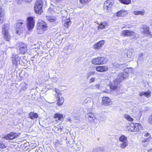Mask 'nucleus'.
I'll use <instances>...</instances> for the list:
<instances>
[{"mask_svg": "<svg viewBox=\"0 0 152 152\" xmlns=\"http://www.w3.org/2000/svg\"><path fill=\"white\" fill-rule=\"evenodd\" d=\"M16 1L18 4H20L23 1L28 2H30L31 0H16Z\"/></svg>", "mask_w": 152, "mask_h": 152, "instance_id": "ea45409f", "label": "nucleus"}, {"mask_svg": "<svg viewBox=\"0 0 152 152\" xmlns=\"http://www.w3.org/2000/svg\"><path fill=\"white\" fill-rule=\"evenodd\" d=\"M43 2L42 0H37L35 3L34 9L36 13L41 14L43 12L42 7Z\"/></svg>", "mask_w": 152, "mask_h": 152, "instance_id": "7ed1b4c3", "label": "nucleus"}, {"mask_svg": "<svg viewBox=\"0 0 152 152\" xmlns=\"http://www.w3.org/2000/svg\"><path fill=\"white\" fill-rule=\"evenodd\" d=\"M20 133L10 132V140L17 138L19 137Z\"/></svg>", "mask_w": 152, "mask_h": 152, "instance_id": "f3484780", "label": "nucleus"}, {"mask_svg": "<svg viewBox=\"0 0 152 152\" xmlns=\"http://www.w3.org/2000/svg\"><path fill=\"white\" fill-rule=\"evenodd\" d=\"M56 2H58L60 1H62L63 0H55Z\"/></svg>", "mask_w": 152, "mask_h": 152, "instance_id": "bf43d9fd", "label": "nucleus"}, {"mask_svg": "<svg viewBox=\"0 0 152 152\" xmlns=\"http://www.w3.org/2000/svg\"><path fill=\"white\" fill-rule=\"evenodd\" d=\"M63 117V115L59 113H56L54 116L55 118H58V120H61Z\"/></svg>", "mask_w": 152, "mask_h": 152, "instance_id": "7c9ffc66", "label": "nucleus"}, {"mask_svg": "<svg viewBox=\"0 0 152 152\" xmlns=\"http://www.w3.org/2000/svg\"><path fill=\"white\" fill-rule=\"evenodd\" d=\"M104 57H100L94 59L92 61V64H94L100 65L105 64L106 61Z\"/></svg>", "mask_w": 152, "mask_h": 152, "instance_id": "423d86ee", "label": "nucleus"}, {"mask_svg": "<svg viewBox=\"0 0 152 152\" xmlns=\"http://www.w3.org/2000/svg\"><path fill=\"white\" fill-rule=\"evenodd\" d=\"M31 60L33 61V60L32 59H31Z\"/></svg>", "mask_w": 152, "mask_h": 152, "instance_id": "774afa93", "label": "nucleus"}, {"mask_svg": "<svg viewBox=\"0 0 152 152\" xmlns=\"http://www.w3.org/2000/svg\"><path fill=\"white\" fill-rule=\"evenodd\" d=\"M9 137H10V134H8L7 135L5 136L4 137V139H5L6 140H8L9 139Z\"/></svg>", "mask_w": 152, "mask_h": 152, "instance_id": "8fccbe9b", "label": "nucleus"}, {"mask_svg": "<svg viewBox=\"0 0 152 152\" xmlns=\"http://www.w3.org/2000/svg\"><path fill=\"white\" fill-rule=\"evenodd\" d=\"M89 99H90L89 98H87L86 100V101H87L88 100H89Z\"/></svg>", "mask_w": 152, "mask_h": 152, "instance_id": "680f3d73", "label": "nucleus"}, {"mask_svg": "<svg viewBox=\"0 0 152 152\" xmlns=\"http://www.w3.org/2000/svg\"><path fill=\"white\" fill-rule=\"evenodd\" d=\"M10 25L9 24H4L2 29V33L5 40L9 41Z\"/></svg>", "mask_w": 152, "mask_h": 152, "instance_id": "f03ea898", "label": "nucleus"}, {"mask_svg": "<svg viewBox=\"0 0 152 152\" xmlns=\"http://www.w3.org/2000/svg\"><path fill=\"white\" fill-rule=\"evenodd\" d=\"M55 91L56 92L57 94H58V95H61V91L59 90V89H58L56 88H55Z\"/></svg>", "mask_w": 152, "mask_h": 152, "instance_id": "37998d69", "label": "nucleus"}, {"mask_svg": "<svg viewBox=\"0 0 152 152\" xmlns=\"http://www.w3.org/2000/svg\"><path fill=\"white\" fill-rule=\"evenodd\" d=\"M112 7V4L110 0H107L104 4V9L106 12H108L110 10V8Z\"/></svg>", "mask_w": 152, "mask_h": 152, "instance_id": "1a4fd4ad", "label": "nucleus"}, {"mask_svg": "<svg viewBox=\"0 0 152 152\" xmlns=\"http://www.w3.org/2000/svg\"><path fill=\"white\" fill-rule=\"evenodd\" d=\"M142 32L143 34L145 35V36H147L150 34L149 27L146 26H144Z\"/></svg>", "mask_w": 152, "mask_h": 152, "instance_id": "dca6fc26", "label": "nucleus"}, {"mask_svg": "<svg viewBox=\"0 0 152 152\" xmlns=\"http://www.w3.org/2000/svg\"><path fill=\"white\" fill-rule=\"evenodd\" d=\"M95 86V89H99L100 85L99 84H98Z\"/></svg>", "mask_w": 152, "mask_h": 152, "instance_id": "603ef678", "label": "nucleus"}, {"mask_svg": "<svg viewBox=\"0 0 152 152\" xmlns=\"http://www.w3.org/2000/svg\"><path fill=\"white\" fill-rule=\"evenodd\" d=\"M119 140L122 142H128L127 137L124 135H122L120 137Z\"/></svg>", "mask_w": 152, "mask_h": 152, "instance_id": "393cba45", "label": "nucleus"}, {"mask_svg": "<svg viewBox=\"0 0 152 152\" xmlns=\"http://www.w3.org/2000/svg\"><path fill=\"white\" fill-rule=\"evenodd\" d=\"M151 136H149L148 138H144L142 140V142H149L151 140Z\"/></svg>", "mask_w": 152, "mask_h": 152, "instance_id": "4c0bfd02", "label": "nucleus"}, {"mask_svg": "<svg viewBox=\"0 0 152 152\" xmlns=\"http://www.w3.org/2000/svg\"><path fill=\"white\" fill-rule=\"evenodd\" d=\"M59 95H55V97L56 98H60L58 96Z\"/></svg>", "mask_w": 152, "mask_h": 152, "instance_id": "13d9d810", "label": "nucleus"}, {"mask_svg": "<svg viewBox=\"0 0 152 152\" xmlns=\"http://www.w3.org/2000/svg\"><path fill=\"white\" fill-rule=\"evenodd\" d=\"M148 152H152V148L149 150L148 151Z\"/></svg>", "mask_w": 152, "mask_h": 152, "instance_id": "4d7b16f0", "label": "nucleus"}, {"mask_svg": "<svg viewBox=\"0 0 152 152\" xmlns=\"http://www.w3.org/2000/svg\"><path fill=\"white\" fill-rule=\"evenodd\" d=\"M58 80V79L57 77H53L52 79V81L53 82L56 83L57 81Z\"/></svg>", "mask_w": 152, "mask_h": 152, "instance_id": "a18cd8bd", "label": "nucleus"}, {"mask_svg": "<svg viewBox=\"0 0 152 152\" xmlns=\"http://www.w3.org/2000/svg\"><path fill=\"white\" fill-rule=\"evenodd\" d=\"M95 73V72L91 71L87 74V79L89 78L90 76L91 75H94Z\"/></svg>", "mask_w": 152, "mask_h": 152, "instance_id": "c9c22d12", "label": "nucleus"}, {"mask_svg": "<svg viewBox=\"0 0 152 152\" xmlns=\"http://www.w3.org/2000/svg\"><path fill=\"white\" fill-rule=\"evenodd\" d=\"M150 134L149 133H146L145 134L144 136L146 137H148L150 136Z\"/></svg>", "mask_w": 152, "mask_h": 152, "instance_id": "864d4df0", "label": "nucleus"}, {"mask_svg": "<svg viewBox=\"0 0 152 152\" xmlns=\"http://www.w3.org/2000/svg\"><path fill=\"white\" fill-rule=\"evenodd\" d=\"M37 26L44 28V29L47 28V25L46 23L41 20H38L37 23Z\"/></svg>", "mask_w": 152, "mask_h": 152, "instance_id": "f8f14e48", "label": "nucleus"}, {"mask_svg": "<svg viewBox=\"0 0 152 152\" xmlns=\"http://www.w3.org/2000/svg\"><path fill=\"white\" fill-rule=\"evenodd\" d=\"M90 88L93 89H95V86H90Z\"/></svg>", "mask_w": 152, "mask_h": 152, "instance_id": "5fc2aeb1", "label": "nucleus"}, {"mask_svg": "<svg viewBox=\"0 0 152 152\" xmlns=\"http://www.w3.org/2000/svg\"><path fill=\"white\" fill-rule=\"evenodd\" d=\"M64 101V99L63 98H60L58 100V101L57 103V104L59 106H61L63 104Z\"/></svg>", "mask_w": 152, "mask_h": 152, "instance_id": "c85d7f7f", "label": "nucleus"}, {"mask_svg": "<svg viewBox=\"0 0 152 152\" xmlns=\"http://www.w3.org/2000/svg\"><path fill=\"white\" fill-rule=\"evenodd\" d=\"M104 41L101 40L95 44L94 45V48L95 49H99L101 48L104 44Z\"/></svg>", "mask_w": 152, "mask_h": 152, "instance_id": "4468645a", "label": "nucleus"}, {"mask_svg": "<svg viewBox=\"0 0 152 152\" xmlns=\"http://www.w3.org/2000/svg\"><path fill=\"white\" fill-rule=\"evenodd\" d=\"M5 146L3 144L0 143V148H5Z\"/></svg>", "mask_w": 152, "mask_h": 152, "instance_id": "3c124183", "label": "nucleus"}, {"mask_svg": "<svg viewBox=\"0 0 152 152\" xmlns=\"http://www.w3.org/2000/svg\"><path fill=\"white\" fill-rule=\"evenodd\" d=\"M62 9L59 6H56L54 9V11L57 13H60Z\"/></svg>", "mask_w": 152, "mask_h": 152, "instance_id": "cd10ccee", "label": "nucleus"}, {"mask_svg": "<svg viewBox=\"0 0 152 152\" xmlns=\"http://www.w3.org/2000/svg\"><path fill=\"white\" fill-rule=\"evenodd\" d=\"M71 22L70 21L69 18H68L65 20L64 23V27L68 28L71 24Z\"/></svg>", "mask_w": 152, "mask_h": 152, "instance_id": "5701e85b", "label": "nucleus"}, {"mask_svg": "<svg viewBox=\"0 0 152 152\" xmlns=\"http://www.w3.org/2000/svg\"><path fill=\"white\" fill-rule=\"evenodd\" d=\"M151 92L150 91H147L145 92L143 91L141 92L139 95L140 96H144L148 98L151 96Z\"/></svg>", "mask_w": 152, "mask_h": 152, "instance_id": "a211bd4d", "label": "nucleus"}, {"mask_svg": "<svg viewBox=\"0 0 152 152\" xmlns=\"http://www.w3.org/2000/svg\"><path fill=\"white\" fill-rule=\"evenodd\" d=\"M127 56L129 58H131L132 56V53L130 52H128L127 53Z\"/></svg>", "mask_w": 152, "mask_h": 152, "instance_id": "de8ad7c7", "label": "nucleus"}, {"mask_svg": "<svg viewBox=\"0 0 152 152\" xmlns=\"http://www.w3.org/2000/svg\"><path fill=\"white\" fill-rule=\"evenodd\" d=\"M58 131H62V128L60 127L59 128H58Z\"/></svg>", "mask_w": 152, "mask_h": 152, "instance_id": "6e6d98bb", "label": "nucleus"}, {"mask_svg": "<svg viewBox=\"0 0 152 152\" xmlns=\"http://www.w3.org/2000/svg\"><path fill=\"white\" fill-rule=\"evenodd\" d=\"M127 129L129 131L135 132L134 124L132 123L127 127Z\"/></svg>", "mask_w": 152, "mask_h": 152, "instance_id": "412c9836", "label": "nucleus"}, {"mask_svg": "<svg viewBox=\"0 0 152 152\" xmlns=\"http://www.w3.org/2000/svg\"><path fill=\"white\" fill-rule=\"evenodd\" d=\"M21 59L20 57L17 54H13L12 57V64H13L12 67L13 70H15V68L17 65L18 64V62Z\"/></svg>", "mask_w": 152, "mask_h": 152, "instance_id": "6e6552de", "label": "nucleus"}, {"mask_svg": "<svg viewBox=\"0 0 152 152\" xmlns=\"http://www.w3.org/2000/svg\"><path fill=\"white\" fill-rule=\"evenodd\" d=\"M60 13L61 15V17L64 18L66 17L67 14V12L66 11L62 10Z\"/></svg>", "mask_w": 152, "mask_h": 152, "instance_id": "473e14b6", "label": "nucleus"}, {"mask_svg": "<svg viewBox=\"0 0 152 152\" xmlns=\"http://www.w3.org/2000/svg\"><path fill=\"white\" fill-rule=\"evenodd\" d=\"M94 114L92 113H89L87 114L86 116H87L89 118H91V119H89V120L91 122H93L94 123H96V121H95V120L96 119V118L94 117Z\"/></svg>", "mask_w": 152, "mask_h": 152, "instance_id": "2eb2a0df", "label": "nucleus"}, {"mask_svg": "<svg viewBox=\"0 0 152 152\" xmlns=\"http://www.w3.org/2000/svg\"><path fill=\"white\" fill-rule=\"evenodd\" d=\"M148 122L152 124V114L150 116L149 118Z\"/></svg>", "mask_w": 152, "mask_h": 152, "instance_id": "49530a36", "label": "nucleus"}, {"mask_svg": "<svg viewBox=\"0 0 152 152\" xmlns=\"http://www.w3.org/2000/svg\"><path fill=\"white\" fill-rule=\"evenodd\" d=\"M142 126L140 124L138 123L134 124L135 131L139 132L142 129Z\"/></svg>", "mask_w": 152, "mask_h": 152, "instance_id": "4be33fe9", "label": "nucleus"}, {"mask_svg": "<svg viewBox=\"0 0 152 152\" xmlns=\"http://www.w3.org/2000/svg\"><path fill=\"white\" fill-rule=\"evenodd\" d=\"M128 145V142H122L120 144V146L121 148L124 149Z\"/></svg>", "mask_w": 152, "mask_h": 152, "instance_id": "2f4dec72", "label": "nucleus"}, {"mask_svg": "<svg viewBox=\"0 0 152 152\" xmlns=\"http://www.w3.org/2000/svg\"><path fill=\"white\" fill-rule=\"evenodd\" d=\"M126 11L121 10L118 12L117 13V16L118 17H122L126 15L127 14Z\"/></svg>", "mask_w": 152, "mask_h": 152, "instance_id": "6ab92c4d", "label": "nucleus"}, {"mask_svg": "<svg viewBox=\"0 0 152 152\" xmlns=\"http://www.w3.org/2000/svg\"><path fill=\"white\" fill-rule=\"evenodd\" d=\"M11 147L12 146V145H11Z\"/></svg>", "mask_w": 152, "mask_h": 152, "instance_id": "0e129e2a", "label": "nucleus"}, {"mask_svg": "<svg viewBox=\"0 0 152 152\" xmlns=\"http://www.w3.org/2000/svg\"><path fill=\"white\" fill-rule=\"evenodd\" d=\"M29 118L31 119L37 118L38 117V115L36 113H34L33 112H31L29 114Z\"/></svg>", "mask_w": 152, "mask_h": 152, "instance_id": "a878e982", "label": "nucleus"}, {"mask_svg": "<svg viewBox=\"0 0 152 152\" xmlns=\"http://www.w3.org/2000/svg\"><path fill=\"white\" fill-rule=\"evenodd\" d=\"M46 19L50 22H55L56 20V18L54 16H46Z\"/></svg>", "mask_w": 152, "mask_h": 152, "instance_id": "bb28decb", "label": "nucleus"}, {"mask_svg": "<svg viewBox=\"0 0 152 152\" xmlns=\"http://www.w3.org/2000/svg\"><path fill=\"white\" fill-rule=\"evenodd\" d=\"M137 64H138V62H137Z\"/></svg>", "mask_w": 152, "mask_h": 152, "instance_id": "338daca9", "label": "nucleus"}, {"mask_svg": "<svg viewBox=\"0 0 152 152\" xmlns=\"http://www.w3.org/2000/svg\"><path fill=\"white\" fill-rule=\"evenodd\" d=\"M124 116L125 118L129 121H132L133 120V119L132 118L127 115H125Z\"/></svg>", "mask_w": 152, "mask_h": 152, "instance_id": "e433bc0d", "label": "nucleus"}, {"mask_svg": "<svg viewBox=\"0 0 152 152\" xmlns=\"http://www.w3.org/2000/svg\"><path fill=\"white\" fill-rule=\"evenodd\" d=\"M145 11L143 10V11H135L134 12V14L135 15H144L145 13Z\"/></svg>", "mask_w": 152, "mask_h": 152, "instance_id": "c756f323", "label": "nucleus"}, {"mask_svg": "<svg viewBox=\"0 0 152 152\" xmlns=\"http://www.w3.org/2000/svg\"><path fill=\"white\" fill-rule=\"evenodd\" d=\"M44 28H42L41 27H39V26H37V33L39 34H41L43 33L44 31L47 30V28H45V29H44Z\"/></svg>", "mask_w": 152, "mask_h": 152, "instance_id": "aec40b11", "label": "nucleus"}, {"mask_svg": "<svg viewBox=\"0 0 152 152\" xmlns=\"http://www.w3.org/2000/svg\"><path fill=\"white\" fill-rule=\"evenodd\" d=\"M36 55L35 56H33L32 57H31V58H34L36 57Z\"/></svg>", "mask_w": 152, "mask_h": 152, "instance_id": "052dcab7", "label": "nucleus"}, {"mask_svg": "<svg viewBox=\"0 0 152 152\" xmlns=\"http://www.w3.org/2000/svg\"><path fill=\"white\" fill-rule=\"evenodd\" d=\"M133 71V69L132 68H127L124 69L123 72L119 73L118 78L110 84V87L111 89L114 91L116 89L118 83L122 80L128 77L129 76L128 74L132 73Z\"/></svg>", "mask_w": 152, "mask_h": 152, "instance_id": "f257e3e1", "label": "nucleus"}, {"mask_svg": "<svg viewBox=\"0 0 152 152\" xmlns=\"http://www.w3.org/2000/svg\"><path fill=\"white\" fill-rule=\"evenodd\" d=\"M102 104L104 106H107L111 104L110 99L107 97H104L102 98Z\"/></svg>", "mask_w": 152, "mask_h": 152, "instance_id": "9b49d317", "label": "nucleus"}, {"mask_svg": "<svg viewBox=\"0 0 152 152\" xmlns=\"http://www.w3.org/2000/svg\"><path fill=\"white\" fill-rule=\"evenodd\" d=\"M17 47L19 49V52L20 53L24 54L27 51L26 45L22 42H18L17 44Z\"/></svg>", "mask_w": 152, "mask_h": 152, "instance_id": "20e7f679", "label": "nucleus"}, {"mask_svg": "<svg viewBox=\"0 0 152 152\" xmlns=\"http://www.w3.org/2000/svg\"><path fill=\"white\" fill-rule=\"evenodd\" d=\"M35 22L33 17H28L27 18V26L28 30L30 31L32 29L34 26Z\"/></svg>", "mask_w": 152, "mask_h": 152, "instance_id": "0eeeda50", "label": "nucleus"}, {"mask_svg": "<svg viewBox=\"0 0 152 152\" xmlns=\"http://www.w3.org/2000/svg\"><path fill=\"white\" fill-rule=\"evenodd\" d=\"M67 119L69 121H71V119H70V118H68V119Z\"/></svg>", "mask_w": 152, "mask_h": 152, "instance_id": "e2e57ef3", "label": "nucleus"}, {"mask_svg": "<svg viewBox=\"0 0 152 152\" xmlns=\"http://www.w3.org/2000/svg\"><path fill=\"white\" fill-rule=\"evenodd\" d=\"M121 34L123 36H130L135 35V33L133 31L125 30L123 31Z\"/></svg>", "mask_w": 152, "mask_h": 152, "instance_id": "9d476101", "label": "nucleus"}, {"mask_svg": "<svg viewBox=\"0 0 152 152\" xmlns=\"http://www.w3.org/2000/svg\"><path fill=\"white\" fill-rule=\"evenodd\" d=\"M96 70L98 72H104L108 70V67L106 66H99L96 68Z\"/></svg>", "mask_w": 152, "mask_h": 152, "instance_id": "ddd939ff", "label": "nucleus"}, {"mask_svg": "<svg viewBox=\"0 0 152 152\" xmlns=\"http://www.w3.org/2000/svg\"><path fill=\"white\" fill-rule=\"evenodd\" d=\"M137 64H138V62H137Z\"/></svg>", "mask_w": 152, "mask_h": 152, "instance_id": "69168bd1", "label": "nucleus"}, {"mask_svg": "<svg viewBox=\"0 0 152 152\" xmlns=\"http://www.w3.org/2000/svg\"><path fill=\"white\" fill-rule=\"evenodd\" d=\"M122 3L125 4H128L131 2V0H119Z\"/></svg>", "mask_w": 152, "mask_h": 152, "instance_id": "72a5a7b5", "label": "nucleus"}, {"mask_svg": "<svg viewBox=\"0 0 152 152\" xmlns=\"http://www.w3.org/2000/svg\"><path fill=\"white\" fill-rule=\"evenodd\" d=\"M20 86L23 90H25L26 89L28 85L25 83H22L20 84Z\"/></svg>", "mask_w": 152, "mask_h": 152, "instance_id": "f704fd0d", "label": "nucleus"}, {"mask_svg": "<svg viewBox=\"0 0 152 152\" xmlns=\"http://www.w3.org/2000/svg\"><path fill=\"white\" fill-rule=\"evenodd\" d=\"M113 65L114 66H115L117 67H118L119 66H121L120 67L122 66L123 67L124 66H125V65L124 64H119L117 62H115L114 63Z\"/></svg>", "mask_w": 152, "mask_h": 152, "instance_id": "58836bf2", "label": "nucleus"}, {"mask_svg": "<svg viewBox=\"0 0 152 152\" xmlns=\"http://www.w3.org/2000/svg\"><path fill=\"white\" fill-rule=\"evenodd\" d=\"M25 25L22 22H18L16 25V33L18 35H20L25 30Z\"/></svg>", "mask_w": 152, "mask_h": 152, "instance_id": "39448f33", "label": "nucleus"}, {"mask_svg": "<svg viewBox=\"0 0 152 152\" xmlns=\"http://www.w3.org/2000/svg\"><path fill=\"white\" fill-rule=\"evenodd\" d=\"M4 15V11L2 8L0 7V17H2Z\"/></svg>", "mask_w": 152, "mask_h": 152, "instance_id": "a19ab883", "label": "nucleus"}, {"mask_svg": "<svg viewBox=\"0 0 152 152\" xmlns=\"http://www.w3.org/2000/svg\"><path fill=\"white\" fill-rule=\"evenodd\" d=\"M107 23L106 22H103V23L99 24L98 27V29H103L106 28V26H107Z\"/></svg>", "mask_w": 152, "mask_h": 152, "instance_id": "b1692460", "label": "nucleus"}, {"mask_svg": "<svg viewBox=\"0 0 152 152\" xmlns=\"http://www.w3.org/2000/svg\"><path fill=\"white\" fill-rule=\"evenodd\" d=\"M95 81V78L94 77H93L91 78L90 80L89 81V82L90 83H91L92 82H93Z\"/></svg>", "mask_w": 152, "mask_h": 152, "instance_id": "09e8293b", "label": "nucleus"}, {"mask_svg": "<svg viewBox=\"0 0 152 152\" xmlns=\"http://www.w3.org/2000/svg\"><path fill=\"white\" fill-rule=\"evenodd\" d=\"M80 2L83 4H85L90 1L91 0H80Z\"/></svg>", "mask_w": 152, "mask_h": 152, "instance_id": "79ce46f5", "label": "nucleus"}, {"mask_svg": "<svg viewBox=\"0 0 152 152\" xmlns=\"http://www.w3.org/2000/svg\"><path fill=\"white\" fill-rule=\"evenodd\" d=\"M143 56L142 53H141L139 54L138 58V61H141L143 59Z\"/></svg>", "mask_w": 152, "mask_h": 152, "instance_id": "c03bdc74", "label": "nucleus"}]
</instances>
